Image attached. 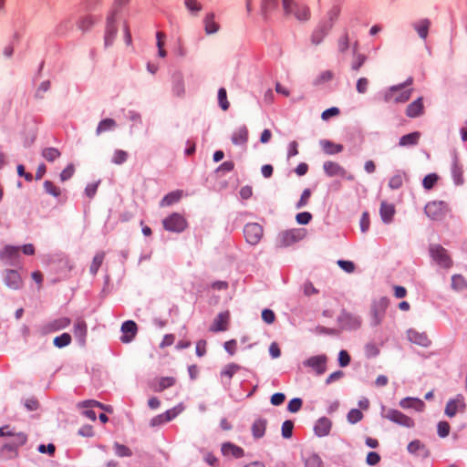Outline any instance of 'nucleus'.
I'll return each instance as SVG.
<instances>
[{
	"label": "nucleus",
	"instance_id": "nucleus-1",
	"mask_svg": "<svg viewBox=\"0 0 467 467\" xmlns=\"http://www.w3.org/2000/svg\"><path fill=\"white\" fill-rule=\"evenodd\" d=\"M283 10L286 16H293L300 22H307L311 18L310 7L295 0H283Z\"/></svg>",
	"mask_w": 467,
	"mask_h": 467
},
{
	"label": "nucleus",
	"instance_id": "nucleus-2",
	"mask_svg": "<svg viewBox=\"0 0 467 467\" xmlns=\"http://www.w3.org/2000/svg\"><path fill=\"white\" fill-rule=\"evenodd\" d=\"M412 82L413 78L410 77L404 83L390 87L384 94L385 102L403 103L409 100L412 89L404 88L410 86Z\"/></svg>",
	"mask_w": 467,
	"mask_h": 467
},
{
	"label": "nucleus",
	"instance_id": "nucleus-3",
	"mask_svg": "<svg viewBox=\"0 0 467 467\" xmlns=\"http://www.w3.org/2000/svg\"><path fill=\"white\" fill-rule=\"evenodd\" d=\"M162 225L166 231L181 233L186 229L188 223L182 215L173 213L162 221Z\"/></svg>",
	"mask_w": 467,
	"mask_h": 467
},
{
	"label": "nucleus",
	"instance_id": "nucleus-4",
	"mask_svg": "<svg viewBox=\"0 0 467 467\" xmlns=\"http://www.w3.org/2000/svg\"><path fill=\"white\" fill-rule=\"evenodd\" d=\"M264 234L263 227L257 223H249L244 225V235L246 242L252 245L257 244Z\"/></svg>",
	"mask_w": 467,
	"mask_h": 467
},
{
	"label": "nucleus",
	"instance_id": "nucleus-5",
	"mask_svg": "<svg viewBox=\"0 0 467 467\" xmlns=\"http://www.w3.org/2000/svg\"><path fill=\"white\" fill-rule=\"evenodd\" d=\"M431 257L442 267L449 268L452 265V261L450 258L447 250L440 244H432L430 247Z\"/></svg>",
	"mask_w": 467,
	"mask_h": 467
},
{
	"label": "nucleus",
	"instance_id": "nucleus-6",
	"mask_svg": "<svg viewBox=\"0 0 467 467\" xmlns=\"http://www.w3.org/2000/svg\"><path fill=\"white\" fill-rule=\"evenodd\" d=\"M425 213L431 220H441L446 213V204L443 202H431L425 206Z\"/></svg>",
	"mask_w": 467,
	"mask_h": 467
},
{
	"label": "nucleus",
	"instance_id": "nucleus-7",
	"mask_svg": "<svg viewBox=\"0 0 467 467\" xmlns=\"http://www.w3.org/2000/svg\"><path fill=\"white\" fill-rule=\"evenodd\" d=\"M116 16H115V13H110L109 15V16L107 17L106 30H105V36H104V42H105L106 47L111 46L117 36L118 26H117Z\"/></svg>",
	"mask_w": 467,
	"mask_h": 467
},
{
	"label": "nucleus",
	"instance_id": "nucleus-8",
	"mask_svg": "<svg viewBox=\"0 0 467 467\" xmlns=\"http://www.w3.org/2000/svg\"><path fill=\"white\" fill-rule=\"evenodd\" d=\"M384 418L407 428H411L414 426V421L411 418L408 417L407 415L403 414L402 412L397 410H388L384 414Z\"/></svg>",
	"mask_w": 467,
	"mask_h": 467
},
{
	"label": "nucleus",
	"instance_id": "nucleus-9",
	"mask_svg": "<svg viewBox=\"0 0 467 467\" xmlns=\"http://www.w3.org/2000/svg\"><path fill=\"white\" fill-rule=\"evenodd\" d=\"M302 239L299 230L292 229L281 232L276 239L277 244L281 247L289 246Z\"/></svg>",
	"mask_w": 467,
	"mask_h": 467
},
{
	"label": "nucleus",
	"instance_id": "nucleus-10",
	"mask_svg": "<svg viewBox=\"0 0 467 467\" xmlns=\"http://www.w3.org/2000/svg\"><path fill=\"white\" fill-rule=\"evenodd\" d=\"M333 26H332L330 22H327L322 19L311 35L312 44L316 46L319 45L333 28Z\"/></svg>",
	"mask_w": 467,
	"mask_h": 467
},
{
	"label": "nucleus",
	"instance_id": "nucleus-11",
	"mask_svg": "<svg viewBox=\"0 0 467 467\" xmlns=\"http://www.w3.org/2000/svg\"><path fill=\"white\" fill-rule=\"evenodd\" d=\"M338 322L343 328L357 329L361 325V319L357 315L343 311L338 317Z\"/></svg>",
	"mask_w": 467,
	"mask_h": 467
},
{
	"label": "nucleus",
	"instance_id": "nucleus-12",
	"mask_svg": "<svg viewBox=\"0 0 467 467\" xmlns=\"http://www.w3.org/2000/svg\"><path fill=\"white\" fill-rule=\"evenodd\" d=\"M465 409V402L462 395H457L455 399L450 400L445 407L446 416L452 418L458 412H462Z\"/></svg>",
	"mask_w": 467,
	"mask_h": 467
},
{
	"label": "nucleus",
	"instance_id": "nucleus-13",
	"mask_svg": "<svg viewBox=\"0 0 467 467\" xmlns=\"http://www.w3.org/2000/svg\"><path fill=\"white\" fill-rule=\"evenodd\" d=\"M171 92L177 98H183L186 93L183 74L176 71L172 74Z\"/></svg>",
	"mask_w": 467,
	"mask_h": 467
},
{
	"label": "nucleus",
	"instance_id": "nucleus-14",
	"mask_svg": "<svg viewBox=\"0 0 467 467\" xmlns=\"http://www.w3.org/2000/svg\"><path fill=\"white\" fill-rule=\"evenodd\" d=\"M327 358L325 355L313 356L304 361L306 367L312 368L317 375L325 373Z\"/></svg>",
	"mask_w": 467,
	"mask_h": 467
},
{
	"label": "nucleus",
	"instance_id": "nucleus-15",
	"mask_svg": "<svg viewBox=\"0 0 467 467\" xmlns=\"http://www.w3.org/2000/svg\"><path fill=\"white\" fill-rule=\"evenodd\" d=\"M230 321V314L228 311L222 312L216 316L212 326L210 327V331L212 332H222L226 331L229 327Z\"/></svg>",
	"mask_w": 467,
	"mask_h": 467
},
{
	"label": "nucleus",
	"instance_id": "nucleus-16",
	"mask_svg": "<svg viewBox=\"0 0 467 467\" xmlns=\"http://www.w3.org/2000/svg\"><path fill=\"white\" fill-rule=\"evenodd\" d=\"M138 331L137 324L132 320L125 321L121 326L123 336L120 337L123 343L130 342L136 336Z\"/></svg>",
	"mask_w": 467,
	"mask_h": 467
},
{
	"label": "nucleus",
	"instance_id": "nucleus-17",
	"mask_svg": "<svg viewBox=\"0 0 467 467\" xmlns=\"http://www.w3.org/2000/svg\"><path fill=\"white\" fill-rule=\"evenodd\" d=\"M176 383V379L173 377H161L150 382V389L155 392H161L164 389L172 387Z\"/></svg>",
	"mask_w": 467,
	"mask_h": 467
},
{
	"label": "nucleus",
	"instance_id": "nucleus-18",
	"mask_svg": "<svg viewBox=\"0 0 467 467\" xmlns=\"http://www.w3.org/2000/svg\"><path fill=\"white\" fill-rule=\"evenodd\" d=\"M325 173L329 177L340 176L345 177L346 170L337 162L327 161L323 164Z\"/></svg>",
	"mask_w": 467,
	"mask_h": 467
},
{
	"label": "nucleus",
	"instance_id": "nucleus-19",
	"mask_svg": "<svg viewBox=\"0 0 467 467\" xmlns=\"http://www.w3.org/2000/svg\"><path fill=\"white\" fill-rule=\"evenodd\" d=\"M408 339L416 345L421 347H429L431 345V340L428 337L427 334L424 332H419L414 329H410L407 332Z\"/></svg>",
	"mask_w": 467,
	"mask_h": 467
},
{
	"label": "nucleus",
	"instance_id": "nucleus-20",
	"mask_svg": "<svg viewBox=\"0 0 467 467\" xmlns=\"http://www.w3.org/2000/svg\"><path fill=\"white\" fill-rule=\"evenodd\" d=\"M70 319L66 317L57 318L46 324L44 327V331L46 333H52L64 329L70 325Z\"/></svg>",
	"mask_w": 467,
	"mask_h": 467
},
{
	"label": "nucleus",
	"instance_id": "nucleus-21",
	"mask_svg": "<svg viewBox=\"0 0 467 467\" xmlns=\"http://www.w3.org/2000/svg\"><path fill=\"white\" fill-rule=\"evenodd\" d=\"M5 285L14 290L19 289L22 286V278L16 270H6L5 274Z\"/></svg>",
	"mask_w": 467,
	"mask_h": 467
},
{
	"label": "nucleus",
	"instance_id": "nucleus-22",
	"mask_svg": "<svg viewBox=\"0 0 467 467\" xmlns=\"http://www.w3.org/2000/svg\"><path fill=\"white\" fill-rule=\"evenodd\" d=\"M73 332L78 340L84 344L88 334V326L84 319L78 318L74 324Z\"/></svg>",
	"mask_w": 467,
	"mask_h": 467
},
{
	"label": "nucleus",
	"instance_id": "nucleus-23",
	"mask_svg": "<svg viewBox=\"0 0 467 467\" xmlns=\"http://www.w3.org/2000/svg\"><path fill=\"white\" fill-rule=\"evenodd\" d=\"M204 31L206 35H213L219 31L220 25L215 21L214 13H208L203 18Z\"/></svg>",
	"mask_w": 467,
	"mask_h": 467
},
{
	"label": "nucleus",
	"instance_id": "nucleus-24",
	"mask_svg": "<svg viewBox=\"0 0 467 467\" xmlns=\"http://www.w3.org/2000/svg\"><path fill=\"white\" fill-rule=\"evenodd\" d=\"M424 106L422 98H419L410 104L408 105L406 109V115L409 118H416L423 114Z\"/></svg>",
	"mask_w": 467,
	"mask_h": 467
},
{
	"label": "nucleus",
	"instance_id": "nucleus-25",
	"mask_svg": "<svg viewBox=\"0 0 467 467\" xmlns=\"http://www.w3.org/2000/svg\"><path fill=\"white\" fill-rule=\"evenodd\" d=\"M431 25V22L428 18H422L415 23H413L412 26L414 30L417 32L419 36L425 40L429 34V29Z\"/></svg>",
	"mask_w": 467,
	"mask_h": 467
},
{
	"label": "nucleus",
	"instance_id": "nucleus-26",
	"mask_svg": "<svg viewBox=\"0 0 467 467\" xmlns=\"http://www.w3.org/2000/svg\"><path fill=\"white\" fill-rule=\"evenodd\" d=\"M96 19L91 15H84L78 18L76 22L77 27L83 33L90 30L95 25Z\"/></svg>",
	"mask_w": 467,
	"mask_h": 467
},
{
	"label": "nucleus",
	"instance_id": "nucleus-27",
	"mask_svg": "<svg viewBox=\"0 0 467 467\" xmlns=\"http://www.w3.org/2000/svg\"><path fill=\"white\" fill-rule=\"evenodd\" d=\"M266 426H267V420L265 419H262V418L256 419L254 421V423L252 424V428H251L252 434H253L254 438V439L262 438L265 433Z\"/></svg>",
	"mask_w": 467,
	"mask_h": 467
},
{
	"label": "nucleus",
	"instance_id": "nucleus-28",
	"mask_svg": "<svg viewBox=\"0 0 467 467\" xmlns=\"http://www.w3.org/2000/svg\"><path fill=\"white\" fill-rule=\"evenodd\" d=\"M222 452L225 456H233L234 458H241L244 456V450L231 442H226L222 445Z\"/></svg>",
	"mask_w": 467,
	"mask_h": 467
},
{
	"label": "nucleus",
	"instance_id": "nucleus-29",
	"mask_svg": "<svg viewBox=\"0 0 467 467\" xmlns=\"http://www.w3.org/2000/svg\"><path fill=\"white\" fill-rule=\"evenodd\" d=\"M407 449L410 453L418 456L426 457L429 454L425 445L418 440L410 442Z\"/></svg>",
	"mask_w": 467,
	"mask_h": 467
},
{
	"label": "nucleus",
	"instance_id": "nucleus-30",
	"mask_svg": "<svg viewBox=\"0 0 467 467\" xmlns=\"http://www.w3.org/2000/svg\"><path fill=\"white\" fill-rule=\"evenodd\" d=\"M320 146L322 147L324 152L327 155H334L343 150L342 144H337L327 140H320Z\"/></svg>",
	"mask_w": 467,
	"mask_h": 467
},
{
	"label": "nucleus",
	"instance_id": "nucleus-31",
	"mask_svg": "<svg viewBox=\"0 0 467 467\" xmlns=\"http://www.w3.org/2000/svg\"><path fill=\"white\" fill-rule=\"evenodd\" d=\"M400 406L403 409H414L420 411L424 408V402L416 398H404L400 401Z\"/></svg>",
	"mask_w": 467,
	"mask_h": 467
},
{
	"label": "nucleus",
	"instance_id": "nucleus-32",
	"mask_svg": "<svg viewBox=\"0 0 467 467\" xmlns=\"http://www.w3.org/2000/svg\"><path fill=\"white\" fill-rule=\"evenodd\" d=\"M183 195L182 190H177L166 194L160 202L161 207L171 206L173 203L178 202Z\"/></svg>",
	"mask_w": 467,
	"mask_h": 467
},
{
	"label": "nucleus",
	"instance_id": "nucleus-33",
	"mask_svg": "<svg viewBox=\"0 0 467 467\" xmlns=\"http://www.w3.org/2000/svg\"><path fill=\"white\" fill-rule=\"evenodd\" d=\"M248 130L245 126L238 128L232 136V141L235 145H243L247 142Z\"/></svg>",
	"mask_w": 467,
	"mask_h": 467
},
{
	"label": "nucleus",
	"instance_id": "nucleus-34",
	"mask_svg": "<svg viewBox=\"0 0 467 467\" xmlns=\"http://www.w3.org/2000/svg\"><path fill=\"white\" fill-rule=\"evenodd\" d=\"M379 213L382 221L388 223L392 220V217L395 213V208L393 204L388 203L387 202H382L380 204Z\"/></svg>",
	"mask_w": 467,
	"mask_h": 467
},
{
	"label": "nucleus",
	"instance_id": "nucleus-35",
	"mask_svg": "<svg viewBox=\"0 0 467 467\" xmlns=\"http://www.w3.org/2000/svg\"><path fill=\"white\" fill-rule=\"evenodd\" d=\"M20 253V247L18 246H13V245H6L1 252H0V259L2 260H15L19 257Z\"/></svg>",
	"mask_w": 467,
	"mask_h": 467
},
{
	"label": "nucleus",
	"instance_id": "nucleus-36",
	"mask_svg": "<svg viewBox=\"0 0 467 467\" xmlns=\"http://www.w3.org/2000/svg\"><path fill=\"white\" fill-rule=\"evenodd\" d=\"M331 429V421L327 418H321L315 426V431L318 436H326Z\"/></svg>",
	"mask_w": 467,
	"mask_h": 467
},
{
	"label": "nucleus",
	"instance_id": "nucleus-37",
	"mask_svg": "<svg viewBox=\"0 0 467 467\" xmlns=\"http://www.w3.org/2000/svg\"><path fill=\"white\" fill-rule=\"evenodd\" d=\"M242 369V367L236 363H230L223 367L221 371V378L226 379L228 381Z\"/></svg>",
	"mask_w": 467,
	"mask_h": 467
},
{
	"label": "nucleus",
	"instance_id": "nucleus-38",
	"mask_svg": "<svg viewBox=\"0 0 467 467\" xmlns=\"http://www.w3.org/2000/svg\"><path fill=\"white\" fill-rule=\"evenodd\" d=\"M420 133L418 131L404 135L400 139L399 145L401 147L413 146L418 144Z\"/></svg>",
	"mask_w": 467,
	"mask_h": 467
},
{
	"label": "nucleus",
	"instance_id": "nucleus-39",
	"mask_svg": "<svg viewBox=\"0 0 467 467\" xmlns=\"http://www.w3.org/2000/svg\"><path fill=\"white\" fill-rule=\"evenodd\" d=\"M356 47L357 45H355L353 49V60L351 62V69L358 72L367 61V56L361 53H358Z\"/></svg>",
	"mask_w": 467,
	"mask_h": 467
},
{
	"label": "nucleus",
	"instance_id": "nucleus-40",
	"mask_svg": "<svg viewBox=\"0 0 467 467\" xmlns=\"http://www.w3.org/2000/svg\"><path fill=\"white\" fill-rule=\"evenodd\" d=\"M451 174H452L453 181L457 185H461L463 183L462 166L459 164L457 160H454V161L452 163Z\"/></svg>",
	"mask_w": 467,
	"mask_h": 467
},
{
	"label": "nucleus",
	"instance_id": "nucleus-41",
	"mask_svg": "<svg viewBox=\"0 0 467 467\" xmlns=\"http://www.w3.org/2000/svg\"><path fill=\"white\" fill-rule=\"evenodd\" d=\"M17 455V449L9 441L4 444L0 450V457L7 460Z\"/></svg>",
	"mask_w": 467,
	"mask_h": 467
},
{
	"label": "nucleus",
	"instance_id": "nucleus-42",
	"mask_svg": "<svg viewBox=\"0 0 467 467\" xmlns=\"http://www.w3.org/2000/svg\"><path fill=\"white\" fill-rule=\"evenodd\" d=\"M184 6L193 16H197L202 10V5L198 0H184Z\"/></svg>",
	"mask_w": 467,
	"mask_h": 467
},
{
	"label": "nucleus",
	"instance_id": "nucleus-43",
	"mask_svg": "<svg viewBox=\"0 0 467 467\" xmlns=\"http://www.w3.org/2000/svg\"><path fill=\"white\" fill-rule=\"evenodd\" d=\"M41 155L46 161L53 162L61 156V152L57 148L48 147L42 150Z\"/></svg>",
	"mask_w": 467,
	"mask_h": 467
},
{
	"label": "nucleus",
	"instance_id": "nucleus-44",
	"mask_svg": "<svg viewBox=\"0 0 467 467\" xmlns=\"http://www.w3.org/2000/svg\"><path fill=\"white\" fill-rule=\"evenodd\" d=\"M116 126L117 123L113 119H105L99 123L96 133L100 135L103 132L113 130Z\"/></svg>",
	"mask_w": 467,
	"mask_h": 467
},
{
	"label": "nucleus",
	"instance_id": "nucleus-45",
	"mask_svg": "<svg viewBox=\"0 0 467 467\" xmlns=\"http://www.w3.org/2000/svg\"><path fill=\"white\" fill-rule=\"evenodd\" d=\"M334 78V74L331 70H324L322 71L313 81L314 86H320L325 84Z\"/></svg>",
	"mask_w": 467,
	"mask_h": 467
},
{
	"label": "nucleus",
	"instance_id": "nucleus-46",
	"mask_svg": "<svg viewBox=\"0 0 467 467\" xmlns=\"http://www.w3.org/2000/svg\"><path fill=\"white\" fill-rule=\"evenodd\" d=\"M405 173L398 172L391 176L389 181V187L392 190L400 189L403 184Z\"/></svg>",
	"mask_w": 467,
	"mask_h": 467
},
{
	"label": "nucleus",
	"instance_id": "nucleus-47",
	"mask_svg": "<svg viewBox=\"0 0 467 467\" xmlns=\"http://www.w3.org/2000/svg\"><path fill=\"white\" fill-rule=\"evenodd\" d=\"M105 254L103 252L96 254L90 265L89 271L92 275H96L104 261Z\"/></svg>",
	"mask_w": 467,
	"mask_h": 467
},
{
	"label": "nucleus",
	"instance_id": "nucleus-48",
	"mask_svg": "<svg viewBox=\"0 0 467 467\" xmlns=\"http://www.w3.org/2000/svg\"><path fill=\"white\" fill-rule=\"evenodd\" d=\"M339 15H340V8L337 5H334L327 12V14L323 19L327 22H330V24L332 26H334L336 21L337 20Z\"/></svg>",
	"mask_w": 467,
	"mask_h": 467
},
{
	"label": "nucleus",
	"instance_id": "nucleus-49",
	"mask_svg": "<svg viewBox=\"0 0 467 467\" xmlns=\"http://www.w3.org/2000/svg\"><path fill=\"white\" fill-rule=\"evenodd\" d=\"M80 407H83V408H93V407H98V408H100L104 410H106L107 412H112L113 409L111 406H106L97 400H85L83 402H81L79 404Z\"/></svg>",
	"mask_w": 467,
	"mask_h": 467
},
{
	"label": "nucleus",
	"instance_id": "nucleus-50",
	"mask_svg": "<svg viewBox=\"0 0 467 467\" xmlns=\"http://www.w3.org/2000/svg\"><path fill=\"white\" fill-rule=\"evenodd\" d=\"M54 345L57 348H64L71 343V336L68 333H63L62 335L56 337L53 340Z\"/></svg>",
	"mask_w": 467,
	"mask_h": 467
},
{
	"label": "nucleus",
	"instance_id": "nucleus-51",
	"mask_svg": "<svg viewBox=\"0 0 467 467\" xmlns=\"http://www.w3.org/2000/svg\"><path fill=\"white\" fill-rule=\"evenodd\" d=\"M451 286L455 290L462 291L467 288V282L463 276L455 275L451 278Z\"/></svg>",
	"mask_w": 467,
	"mask_h": 467
},
{
	"label": "nucleus",
	"instance_id": "nucleus-52",
	"mask_svg": "<svg viewBox=\"0 0 467 467\" xmlns=\"http://www.w3.org/2000/svg\"><path fill=\"white\" fill-rule=\"evenodd\" d=\"M44 189L47 194H50L54 197H58L61 194V190L59 187L55 185L51 181H45L43 183Z\"/></svg>",
	"mask_w": 467,
	"mask_h": 467
},
{
	"label": "nucleus",
	"instance_id": "nucleus-53",
	"mask_svg": "<svg viewBox=\"0 0 467 467\" xmlns=\"http://www.w3.org/2000/svg\"><path fill=\"white\" fill-rule=\"evenodd\" d=\"M128 152L123 150H116L112 156V162L120 165L128 160Z\"/></svg>",
	"mask_w": 467,
	"mask_h": 467
},
{
	"label": "nucleus",
	"instance_id": "nucleus-54",
	"mask_svg": "<svg viewBox=\"0 0 467 467\" xmlns=\"http://www.w3.org/2000/svg\"><path fill=\"white\" fill-rule=\"evenodd\" d=\"M218 101L223 110H227L229 109L230 104L227 99V93L224 88H221L218 90Z\"/></svg>",
	"mask_w": 467,
	"mask_h": 467
},
{
	"label": "nucleus",
	"instance_id": "nucleus-55",
	"mask_svg": "<svg viewBox=\"0 0 467 467\" xmlns=\"http://www.w3.org/2000/svg\"><path fill=\"white\" fill-rule=\"evenodd\" d=\"M294 429V422L290 420H285L282 424V436L285 439H289L292 437Z\"/></svg>",
	"mask_w": 467,
	"mask_h": 467
},
{
	"label": "nucleus",
	"instance_id": "nucleus-56",
	"mask_svg": "<svg viewBox=\"0 0 467 467\" xmlns=\"http://www.w3.org/2000/svg\"><path fill=\"white\" fill-rule=\"evenodd\" d=\"M115 452L119 457H130L132 455L131 450L123 444L118 442L114 443Z\"/></svg>",
	"mask_w": 467,
	"mask_h": 467
},
{
	"label": "nucleus",
	"instance_id": "nucleus-57",
	"mask_svg": "<svg viewBox=\"0 0 467 467\" xmlns=\"http://www.w3.org/2000/svg\"><path fill=\"white\" fill-rule=\"evenodd\" d=\"M27 437L23 432H18L12 435V440L10 442L17 449L18 447L24 445L26 442Z\"/></svg>",
	"mask_w": 467,
	"mask_h": 467
},
{
	"label": "nucleus",
	"instance_id": "nucleus-58",
	"mask_svg": "<svg viewBox=\"0 0 467 467\" xmlns=\"http://www.w3.org/2000/svg\"><path fill=\"white\" fill-rule=\"evenodd\" d=\"M349 47V37L348 33L342 35L337 40V48L340 53H345Z\"/></svg>",
	"mask_w": 467,
	"mask_h": 467
},
{
	"label": "nucleus",
	"instance_id": "nucleus-59",
	"mask_svg": "<svg viewBox=\"0 0 467 467\" xmlns=\"http://www.w3.org/2000/svg\"><path fill=\"white\" fill-rule=\"evenodd\" d=\"M348 420L349 423L351 424H355L358 421H360L363 418V414L362 412L358 410V409H352L351 410H349V412L348 413Z\"/></svg>",
	"mask_w": 467,
	"mask_h": 467
},
{
	"label": "nucleus",
	"instance_id": "nucleus-60",
	"mask_svg": "<svg viewBox=\"0 0 467 467\" xmlns=\"http://www.w3.org/2000/svg\"><path fill=\"white\" fill-rule=\"evenodd\" d=\"M438 181V175L435 173L428 174L424 177L422 184L426 190H431Z\"/></svg>",
	"mask_w": 467,
	"mask_h": 467
},
{
	"label": "nucleus",
	"instance_id": "nucleus-61",
	"mask_svg": "<svg viewBox=\"0 0 467 467\" xmlns=\"http://www.w3.org/2000/svg\"><path fill=\"white\" fill-rule=\"evenodd\" d=\"M369 81L367 78H359L356 84V89L359 94H364L368 91Z\"/></svg>",
	"mask_w": 467,
	"mask_h": 467
},
{
	"label": "nucleus",
	"instance_id": "nucleus-62",
	"mask_svg": "<svg viewBox=\"0 0 467 467\" xmlns=\"http://www.w3.org/2000/svg\"><path fill=\"white\" fill-rule=\"evenodd\" d=\"M75 172V167L72 163L68 164L60 173L59 177L61 182L69 180Z\"/></svg>",
	"mask_w": 467,
	"mask_h": 467
},
{
	"label": "nucleus",
	"instance_id": "nucleus-63",
	"mask_svg": "<svg viewBox=\"0 0 467 467\" xmlns=\"http://www.w3.org/2000/svg\"><path fill=\"white\" fill-rule=\"evenodd\" d=\"M302 400L299 399V398H295V399H292L289 402H288V405H287V410L292 412V413H296L297 411L300 410L301 407H302Z\"/></svg>",
	"mask_w": 467,
	"mask_h": 467
},
{
	"label": "nucleus",
	"instance_id": "nucleus-64",
	"mask_svg": "<svg viewBox=\"0 0 467 467\" xmlns=\"http://www.w3.org/2000/svg\"><path fill=\"white\" fill-rule=\"evenodd\" d=\"M306 467H323L322 461L317 455H311L306 461Z\"/></svg>",
	"mask_w": 467,
	"mask_h": 467
}]
</instances>
